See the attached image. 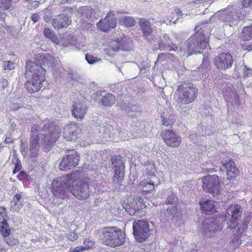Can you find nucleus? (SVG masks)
<instances>
[{"instance_id":"nucleus-51","label":"nucleus","mask_w":252,"mask_h":252,"mask_svg":"<svg viewBox=\"0 0 252 252\" xmlns=\"http://www.w3.org/2000/svg\"><path fill=\"white\" fill-rule=\"evenodd\" d=\"M242 5L245 8H248L252 5V0H243Z\"/></svg>"},{"instance_id":"nucleus-54","label":"nucleus","mask_w":252,"mask_h":252,"mask_svg":"<svg viewBox=\"0 0 252 252\" xmlns=\"http://www.w3.org/2000/svg\"><path fill=\"white\" fill-rule=\"evenodd\" d=\"M5 143L9 144L13 143V140L11 136H6L4 140Z\"/></svg>"},{"instance_id":"nucleus-5","label":"nucleus","mask_w":252,"mask_h":252,"mask_svg":"<svg viewBox=\"0 0 252 252\" xmlns=\"http://www.w3.org/2000/svg\"><path fill=\"white\" fill-rule=\"evenodd\" d=\"M100 240L104 245L114 248L125 243L126 234L117 226L106 227L103 229Z\"/></svg>"},{"instance_id":"nucleus-17","label":"nucleus","mask_w":252,"mask_h":252,"mask_svg":"<svg viewBox=\"0 0 252 252\" xmlns=\"http://www.w3.org/2000/svg\"><path fill=\"white\" fill-rule=\"evenodd\" d=\"M78 129L79 128L76 123L66 125L63 128L64 138L68 141L75 140L77 139Z\"/></svg>"},{"instance_id":"nucleus-36","label":"nucleus","mask_w":252,"mask_h":252,"mask_svg":"<svg viewBox=\"0 0 252 252\" xmlns=\"http://www.w3.org/2000/svg\"><path fill=\"white\" fill-rule=\"evenodd\" d=\"M2 67L4 70H11L15 68L14 63L9 61H3Z\"/></svg>"},{"instance_id":"nucleus-49","label":"nucleus","mask_w":252,"mask_h":252,"mask_svg":"<svg viewBox=\"0 0 252 252\" xmlns=\"http://www.w3.org/2000/svg\"><path fill=\"white\" fill-rule=\"evenodd\" d=\"M210 62L209 59L207 58H204L201 63V66L202 68H208L209 66Z\"/></svg>"},{"instance_id":"nucleus-2","label":"nucleus","mask_w":252,"mask_h":252,"mask_svg":"<svg viewBox=\"0 0 252 252\" xmlns=\"http://www.w3.org/2000/svg\"><path fill=\"white\" fill-rule=\"evenodd\" d=\"M58 129L54 122L48 120L42 127L38 124H33L31 127L30 135V156L36 158L38 155V150L41 142L44 146H51L59 137Z\"/></svg>"},{"instance_id":"nucleus-57","label":"nucleus","mask_w":252,"mask_h":252,"mask_svg":"<svg viewBox=\"0 0 252 252\" xmlns=\"http://www.w3.org/2000/svg\"><path fill=\"white\" fill-rule=\"evenodd\" d=\"M43 19L45 21V22H49L50 21L51 17L50 16H44Z\"/></svg>"},{"instance_id":"nucleus-23","label":"nucleus","mask_w":252,"mask_h":252,"mask_svg":"<svg viewBox=\"0 0 252 252\" xmlns=\"http://www.w3.org/2000/svg\"><path fill=\"white\" fill-rule=\"evenodd\" d=\"M78 12L83 18L91 20L96 18V13L91 6H84L79 7Z\"/></svg>"},{"instance_id":"nucleus-56","label":"nucleus","mask_w":252,"mask_h":252,"mask_svg":"<svg viewBox=\"0 0 252 252\" xmlns=\"http://www.w3.org/2000/svg\"><path fill=\"white\" fill-rule=\"evenodd\" d=\"M0 252H7V249L0 244Z\"/></svg>"},{"instance_id":"nucleus-26","label":"nucleus","mask_w":252,"mask_h":252,"mask_svg":"<svg viewBox=\"0 0 252 252\" xmlns=\"http://www.w3.org/2000/svg\"><path fill=\"white\" fill-rule=\"evenodd\" d=\"M243 41H249L252 39V24L243 28L240 36Z\"/></svg>"},{"instance_id":"nucleus-21","label":"nucleus","mask_w":252,"mask_h":252,"mask_svg":"<svg viewBox=\"0 0 252 252\" xmlns=\"http://www.w3.org/2000/svg\"><path fill=\"white\" fill-rule=\"evenodd\" d=\"M138 186L141 189L142 193L148 194L155 190V184L150 178H145L141 180Z\"/></svg>"},{"instance_id":"nucleus-9","label":"nucleus","mask_w":252,"mask_h":252,"mask_svg":"<svg viewBox=\"0 0 252 252\" xmlns=\"http://www.w3.org/2000/svg\"><path fill=\"white\" fill-rule=\"evenodd\" d=\"M79 161V156L74 150H68L62 158L59 165L61 171H66L77 166Z\"/></svg>"},{"instance_id":"nucleus-48","label":"nucleus","mask_w":252,"mask_h":252,"mask_svg":"<svg viewBox=\"0 0 252 252\" xmlns=\"http://www.w3.org/2000/svg\"><path fill=\"white\" fill-rule=\"evenodd\" d=\"M244 76L247 77L252 76V69L248 68L246 66L244 67Z\"/></svg>"},{"instance_id":"nucleus-15","label":"nucleus","mask_w":252,"mask_h":252,"mask_svg":"<svg viewBox=\"0 0 252 252\" xmlns=\"http://www.w3.org/2000/svg\"><path fill=\"white\" fill-rule=\"evenodd\" d=\"M223 166L226 170L227 179L232 181L235 180L239 175L240 171L234 161L230 159L223 163Z\"/></svg>"},{"instance_id":"nucleus-47","label":"nucleus","mask_w":252,"mask_h":252,"mask_svg":"<svg viewBox=\"0 0 252 252\" xmlns=\"http://www.w3.org/2000/svg\"><path fill=\"white\" fill-rule=\"evenodd\" d=\"M6 217V210L4 207H0V220L5 219L4 218Z\"/></svg>"},{"instance_id":"nucleus-34","label":"nucleus","mask_w":252,"mask_h":252,"mask_svg":"<svg viewBox=\"0 0 252 252\" xmlns=\"http://www.w3.org/2000/svg\"><path fill=\"white\" fill-rule=\"evenodd\" d=\"M13 163L14 164V168L12 171V174H15L18 172H20L22 168L20 160L17 158H14V159H13Z\"/></svg>"},{"instance_id":"nucleus-8","label":"nucleus","mask_w":252,"mask_h":252,"mask_svg":"<svg viewBox=\"0 0 252 252\" xmlns=\"http://www.w3.org/2000/svg\"><path fill=\"white\" fill-rule=\"evenodd\" d=\"M203 190L213 196L217 195L221 191V181L217 175H207L201 177Z\"/></svg>"},{"instance_id":"nucleus-38","label":"nucleus","mask_w":252,"mask_h":252,"mask_svg":"<svg viewBox=\"0 0 252 252\" xmlns=\"http://www.w3.org/2000/svg\"><path fill=\"white\" fill-rule=\"evenodd\" d=\"M83 244L84 246H83V247L85 248L86 251L92 249L95 244L94 242L89 238L85 239Z\"/></svg>"},{"instance_id":"nucleus-28","label":"nucleus","mask_w":252,"mask_h":252,"mask_svg":"<svg viewBox=\"0 0 252 252\" xmlns=\"http://www.w3.org/2000/svg\"><path fill=\"white\" fill-rule=\"evenodd\" d=\"M44 35L50 39L53 42L58 45L59 44V40L55 32L49 28H46L43 31Z\"/></svg>"},{"instance_id":"nucleus-39","label":"nucleus","mask_w":252,"mask_h":252,"mask_svg":"<svg viewBox=\"0 0 252 252\" xmlns=\"http://www.w3.org/2000/svg\"><path fill=\"white\" fill-rule=\"evenodd\" d=\"M17 179L20 181H29L31 177L30 176L24 171H21L17 176Z\"/></svg>"},{"instance_id":"nucleus-24","label":"nucleus","mask_w":252,"mask_h":252,"mask_svg":"<svg viewBox=\"0 0 252 252\" xmlns=\"http://www.w3.org/2000/svg\"><path fill=\"white\" fill-rule=\"evenodd\" d=\"M164 41H160L158 43V48L160 50H167L168 51H176L177 49V46L174 43H171V40L167 36H164Z\"/></svg>"},{"instance_id":"nucleus-6","label":"nucleus","mask_w":252,"mask_h":252,"mask_svg":"<svg viewBox=\"0 0 252 252\" xmlns=\"http://www.w3.org/2000/svg\"><path fill=\"white\" fill-rule=\"evenodd\" d=\"M208 43V37L205 35L204 30L200 28L185 42L188 55L201 53L206 48Z\"/></svg>"},{"instance_id":"nucleus-60","label":"nucleus","mask_w":252,"mask_h":252,"mask_svg":"<svg viewBox=\"0 0 252 252\" xmlns=\"http://www.w3.org/2000/svg\"><path fill=\"white\" fill-rule=\"evenodd\" d=\"M25 0L28 2V1H30L31 0Z\"/></svg>"},{"instance_id":"nucleus-33","label":"nucleus","mask_w":252,"mask_h":252,"mask_svg":"<svg viewBox=\"0 0 252 252\" xmlns=\"http://www.w3.org/2000/svg\"><path fill=\"white\" fill-rule=\"evenodd\" d=\"M12 6V2L10 0H0V9L7 10L9 9Z\"/></svg>"},{"instance_id":"nucleus-53","label":"nucleus","mask_w":252,"mask_h":252,"mask_svg":"<svg viewBox=\"0 0 252 252\" xmlns=\"http://www.w3.org/2000/svg\"><path fill=\"white\" fill-rule=\"evenodd\" d=\"M242 47L245 51H252V44L249 45L242 44Z\"/></svg>"},{"instance_id":"nucleus-4","label":"nucleus","mask_w":252,"mask_h":252,"mask_svg":"<svg viewBox=\"0 0 252 252\" xmlns=\"http://www.w3.org/2000/svg\"><path fill=\"white\" fill-rule=\"evenodd\" d=\"M243 209L238 204H231L226 210L224 221L228 220V228L231 230L238 226L237 231L240 235L243 234L248 228L251 218L249 216L245 217L242 220L238 223V220L241 218Z\"/></svg>"},{"instance_id":"nucleus-12","label":"nucleus","mask_w":252,"mask_h":252,"mask_svg":"<svg viewBox=\"0 0 252 252\" xmlns=\"http://www.w3.org/2000/svg\"><path fill=\"white\" fill-rule=\"evenodd\" d=\"M233 62V58L231 54L224 52L219 54L213 60L214 64L216 67L222 71L230 68Z\"/></svg>"},{"instance_id":"nucleus-10","label":"nucleus","mask_w":252,"mask_h":252,"mask_svg":"<svg viewBox=\"0 0 252 252\" xmlns=\"http://www.w3.org/2000/svg\"><path fill=\"white\" fill-rule=\"evenodd\" d=\"M133 235L138 242L145 241L149 236V224L144 220H138L133 223Z\"/></svg>"},{"instance_id":"nucleus-31","label":"nucleus","mask_w":252,"mask_h":252,"mask_svg":"<svg viewBox=\"0 0 252 252\" xmlns=\"http://www.w3.org/2000/svg\"><path fill=\"white\" fill-rule=\"evenodd\" d=\"M161 124L166 127H171L176 121V118L174 115H170L168 117H163L161 116Z\"/></svg>"},{"instance_id":"nucleus-13","label":"nucleus","mask_w":252,"mask_h":252,"mask_svg":"<svg viewBox=\"0 0 252 252\" xmlns=\"http://www.w3.org/2000/svg\"><path fill=\"white\" fill-rule=\"evenodd\" d=\"M211 218L209 219L208 222L203 223L202 224L203 230L202 232L204 234H209V236H212L215 233L221 230L222 225L220 223V218Z\"/></svg>"},{"instance_id":"nucleus-45","label":"nucleus","mask_w":252,"mask_h":252,"mask_svg":"<svg viewBox=\"0 0 252 252\" xmlns=\"http://www.w3.org/2000/svg\"><path fill=\"white\" fill-rule=\"evenodd\" d=\"M175 198L176 197L174 194H169L165 200V203L167 204H173L175 201Z\"/></svg>"},{"instance_id":"nucleus-25","label":"nucleus","mask_w":252,"mask_h":252,"mask_svg":"<svg viewBox=\"0 0 252 252\" xmlns=\"http://www.w3.org/2000/svg\"><path fill=\"white\" fill-rule=\"evenodd\" d=\"M22 199V194L21 193H16L13 197L11 201L12 207L16 212H19L22 208L23 204L21 201Z\"/></svg>"},{"instance_id":"nucleus-19","label":"nucleus","mask_w":252,"mask_h":252,"mask_svg":"<svg viewBox=\"0 0 252 252\" xmlns=\"http://www.w3.org/2000/svg\"><path fill=\"white\" fill-rule=\"evenodd\" d=\"M103 92H101L100 93L97 92L95 94L96 96L99 99L102 97L100 102V104L105 107H111L116 102L115 96L109 93H106L105 94H103Z\"/></svg>"},{"instance_id":"nucleus-27","label":"nucleus","mask_w":252,"mask_h":252,"mask_svg":"<svg viewBox=\"0 0 252 252\" xmlns=\"http://www.w3.org/2000/svg\"><path fill=\"white\" fill-rule=\"evenodd\" d=\"M119 22L121 25L124 26L127 28L134 27L136 22L134 19L128 16L121 17L119 19Z\"/></svg>"},{"instance_id":"nucleus-55","label":"nucleus","mask_w":252,"mask_h":252,"mask_svg":"<svg viewBox=\"0 0 252 252\" xmlns=\"http://www.w3.org/2000/svg\"><path fill=\"white\" fill-rule=\"evenodd\" d=\"M233 15H232V14L231 13L230 14H229V15H228V17L227 18H223V20L225 21V22H232L233 21Z\"/></svg>"},{"instance_id":"nucleus-62","label":"nucleus","mask_w":252,"mask_h":252,"mask_svg":"<svg viewBox=\"0 0 252 252\" xmlns=\"http://www.w3.org/2000/svg\"><path fill=\"white\" fill-rule=\"evenodd\" d=\"M10 0L12 1V0Z\"/></svg>"},{"instance_id":"nucleus-46","label":"nucleus","mask_w":252,"mask_h":252,"mask_svg":"<svg viewBox=\"0 0 252 252\" xmlns=\"http://www.w3.org/2000/svg\"><path fill=\"white\" fill-rule=\"evenodd\" d=\"M86 251L83 246H77L75 248H71L69 250V252H82Z\"/></svg>"},{"instance_id":"nucleus-35","label":"nucleus","mask_w":252,"mask_h":252,"mask_svg":"<svg viewBox=\"0 0 252 252\" xmlns=\"http://www.w3.org/2000/svg\"><path fill=\"white\" fill-rule=\"evenodd\" d=\"M119 43L117 41H112L110 43L106 50L109 51H113L114 52H117L119 51Z\"/></svg>"},{"instance_id":"nucleus-14","label":"nucleus","mask_w":252,"mask_h":252,"mask_svg":"<svg viewBox=\"0 0 252 252\" xmlns=\"http://www.w3.org/2000/svg\"><path fill=\"white\" fill-rule=\"evenodd\" d=\"M98 28L102 32H107L116 27L117 22L113 11H110L105 18L101 19L96 24Z\"/></svg>"},{"instance_id":"nucleus-11","label":"nucleus","mask_w":252,"mask_h":252,"mask_svg":"<svg viewBox=\"0 0 252 252\" xmlns=\"http://www.w3.org/2000/svg\"><path fill=\"white\" fill-rule=\"evenodd\" d=\"M161 136L165 144L170 147H179L182 143L181 136L175 131L166 129L161 132Z\"/></svg>"},{"instance_id":"nucleus-50","label":"nucleus","mask_w":252,"mask_h":252,"mask_svg":"<svg viewBox=\"0 0 252 252\" xmlns=\"http://www.w3.org/2000/svg\"><path fill=\"white\" fill-rule=\"evenodd\" d=\"M31 20L34 23L38 22L40 19V16L38 13H35L31 16Z\"/></svg>"},{"instance_id":"nucleus-58","label":"nucleus","mask_w":252,"mask_h":252,"mask_svg":"<svg viewBox=\"0 0 252 252\" xmlns=\"http://www.w3.org/2000/svg\"><path fill=\"white\" fill-rule=\"evenodd\" d=\"M137 200L139 202H143V199L141 198H139Z\"/></svg>"},{"instance_id":"nucleus-32","label":"nucleus","mask_w":252,"mask_h":252,"mask_svg":"<svg viewBox=\"0 0 252 252\" xmlns=\"http://www.w3.org/2000/svg\"><path fill=\"white\" fill-rule=\"evenodd\" d=\"M3 241L9 246L18 245L19 243V240L17 237L11 233L6 237L3 238Z\"/></svg>"},{"instance_id":"nucleus-52","label":"nucleus","mask_w":252,"mask_h":252,"mask_svg":"<svg viewBox=\"0 0 252 252\" xmlns=\"http://www.w3.org/2000/svg\"><path fill=\"white\" fill-rule=\"evenodd\" d=\"M0 84L1 85V87H2V89H4L8 86V82L6 79L3 78L0 81Z\"/></svg>"},{"instance_id":"nucleus-29","label":"nucleus","mask_w":252,"mask_h":252,"mask_svg":"<svg viewBox=\"0 0 252 252\" xmlns=\"http://www.w3.org/2000/svg\"><path fill=\"white\" fill-rule=\"evenodd\" d=\"M124 166H119L115 167V174L113 177V181L117 183H121L124 176Z\"/></svg>"},{"instance_id":"nucleus-16","label":"nucleus","mask_w":252,"mask_h":252,"mask_svg":"<svg viewBox=\"0 0 252 252\" xmlns=\"http://www.w3.org/2000/svg\"><path fill=\"white\" fill-rule=\"evenodd\" d=\"M71 23L69 16L66 14H60L56 15L52 20V24L54 29H60L67 27Z\"/></svg>"},{"instance_id":"nucleus-18","label":"nucleus","mask_w":252,"mask_h":252,"mask_svg":"<svg viewBox=\"0 0 252 252\" xmlns=\"http://www.w3.org/2000/svg\"><path fill=\"white\" fill-rule=\"evenodd\" d=\"M87 107L81 102H75L71 110L73 117L80 120H82L85 117Z\"/></svg>"},{"instance_id":"nucleus-37","label":"nucleus","mask_w":252,"mask_h":252,"mask_svg":"<svg viewBox=\"0 0 252 252\" xmlns=\"http://www.w3.org/2000/svg\"><path fill=\"white\" fill-rule=\"evenodd\" d=\"M111 163L115 167H119V166H124V163L121 160L120 156H115L111 158Z\"/></svg>"},{"instance_id":"nucleus-44","label":"nucleus","mask_w":252,"mask_h":252,"mask_svg":"<svg viewBox=\"0 0 252 252\" xmlns=\"http://www.w3.org/2000/svg\"><path fill=\"white\" fill-rule=\"evenodd\" d=\"M66 237L69 240L73 242L78 239V236L75 232H70L67 234Z\"/></svg>"},{"instance_id":"nucleus-40","label":"nucleus","mask_w":252,"mask_h":252,"mask_svg":"<svg viewBox=\"0 0 252 252\" xmlns=\"http://www.w3.org/2000/svg\"><path fill=\"white\" fill-rule=\"evenodd\" d=\"M86 60L89 64H94L96 62L101 60V59H98L97 57L89 54L86 55Z\"/></svg>"},{"instance_id":"nucleus-20","label":"nucleus","mask_w":252,"mask_h":252,"mask_svg":"<svg viewBox=\"0 0 252 252\" xmlns=\"http://www.w3.org/2000/svg\"><path fill=\"white\" fill-rule=\"evenodd\" d=\"M199 205L203 214L206 215H211L217 212L215 202L211 200L205 201H200Z\"/></svg>"},{"instance_id":"nucleus-22","label":"nucleus","mask_w":252,"mask_h":252,"mask_svg":"<svg viewBox=\"0 0 252 252\" xmlns=\"http://www.w3.org/2000/svg\"><path fill=\"white\" fill-rule=\"evenodd\" d=\"M139 25L143 32V36L147 38L151 35L153 32L150 22L144 18L139 19Z\"/></svg>"},{"instance_id":"nucleus-3","label":"nucleus","mask_w":252,"mask_h":252,"mask_svg":"<svg viewBox=\"0 0 252 252\" xmlns=\"http://www.w3.org/2000/svg\"><path fill=\"white\" fill-rule=\"evenodd\" d=\"M46 70L41 65L31 61L26 62L25 76L27 78L24 85L29 93L38 92L45 80Z\"/></svg>"},{"instance_id":"nucleus-41","label":"nucleus","mask_w":252,"mask_h":252,"mask_svg":"<svg viewBox=\"0 0 252 252\" xmlns=\"http://www.w3.org/2000/svg\"><path fill=\"white\" fill-rule=\"evenodd\" d=\"M240 239V236L238 235L234 236L229 243L230 247L238 248L239 246L241 244Z\"/></svg>"},{"instance_id":"nucleus-30","label":"nucleus","mask_w":252,"mask_h":252,"mask_svg":"<svg viewBox=\"0 0 252 252\" xmlns=\"http://www.w3.org/2000/svg\"><path fill=\"white\" fill-rule=\"evenodd\" d=\"M0 233L3 237H6L11 233V229L6 219H3L0 223Z\"/></svg>"},{"instance_id":"nucleus-59","label":"nucleus","mask_w":252,"mask_h":252,"mask_svg":"<svg viewBox=\"0 0 252 252\" xmlns=\"http://www.w3.org/2000/svg\"><path fill=\"white\" fill-rule=\"evenodd\" d=\"M68 0H64H64H62V1H61V3L62 4H63V3H65V2H68Z\"/></svg>"},{"instance_id":"nucleus-43","label":"nucleus","mask_w":252,"mask_h":252,"mask_svg":"<svg viewBox=\"0 0 252 252\" xmlns=\"http://www.w3.org/2000/svg\"><path fill=\"white\" fill-rule=\"evenodd\" d=\"M40 5V2L38 0H33L30 2L28 5V9L30 10L37 8Z\"/></svg>"},{"instance_id":"nucleus-42","label":"nucleus","mask_w":252,"mask_h":252,"mask_svg":"<svg viewBox=\"0 0 252 252\" xmlns=\"http://www.w3.org/2000/svg\"><path fill=\"white\" fill-rule=\"evenodd\" d=\"M155 171V167L153 165H149L146 168V174L150 176L151 178L156 177V175L154 174Z\"/></svg>"},{"instance_id":"nucleus-7","label":"nucleus","mask_w":252,"mask_h":252,"mask_svg":"<svg viewBox=\"0 0 252 252\" xmlns=\"http://www.w3.org/2000/svg\"><path fill=\"white\" fill-rule=\"evenodd\" d=\"M197 94L198 90L192 84L184 83L178 87L174 99L178 104L187 105L193 102Z\"/></svg>"},{"instance_id":"nucleus-1","label":"nucleus","mask_w":252,"mask_h":252,"mask_svg":"<svg viewBox=\"0 0 252 252\" xmlns=\"http://www.w3.org/2000/svg\"><path fill=\"white\" fill-rule=\"evenodd\" d=\"M81 172L76 170L71 173L57 177L51 183V192L56 198L64 200L69 197L71 193L80 200H85L90 196V179L82 177L77 184H73L80 178Z\"/></svg>"},{"instance_id":"nucleus-61","label":"nucleus","mask_w":252,"mask_h":252,"mask_svg":"<svg viewBox=\"0 0 252 252\" xmlns=\"http://www.w3.org/2000/svg\"><path fill=\"white\" fill-rule=\"evenodd\" d=\"M143 206H146L144 204H143L141 205V207H143Z\"/></svg>"}]
</instances>
